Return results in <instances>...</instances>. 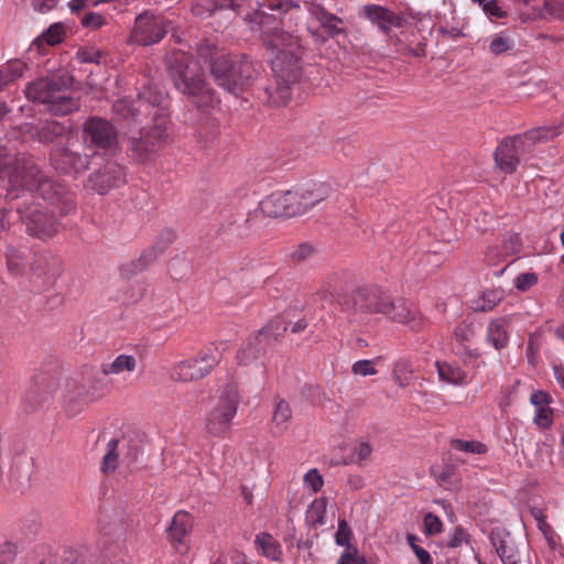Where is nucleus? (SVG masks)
I'll use <instances>...</instances> for the list:
<instances>
[{"instance_id": "f257e3e1", "label": "nucleus", "mask_w": 564, "mask_h": 564, "mask_svg": "<svg viewBox=\"0 0 564 564\" xmlns=\"http://www.w3.org/2000/svg\"><path fill=\"white\" fill-rule=\"evenodd\" d=\"M299 8L293 0H263L258 9L245 17L250 30L259 33L265 47L275 54L272 72L276 87L274 90L265 89L268 102L274 106L288 104L292 96L291 87L302 75L299 41L282 29L280 18L281 14Z\"/></svg>"}, {"instance_id": "f03ea898", "label": "nucleus", "mask_w": 564, "mask_h": 564, "mask_svg": "<svg viewBox=\"0 0 564 564\" xmlns=\"http://www.w3.org/2000/svg\"><path fill=\"white\" fill-rule=\"evenodd\" d=\"M11 194L24 188L39 194L44 200L56 205L63 215L75 209V195L66 186L54 182L42 173L32 160H18L9 177Z\"/></svg>"}, {"instance_id": "7ed1b4c3", "label": "nucleus", "mask_w": 564, "mask_h": 564, "mask_svg": "<svg viewBox=\"0 0 564 564\" xmlns=\"http://www.w3.org/2000/svg\"><path fill=\"white\" fill-rule=\"evenodd\" d=\"M166 67L174 87L196 107L202 108L213 102V94L205 83L202 67L192 55L173 51L166 56Z\"/></svg>"}, {"instance_id": "20e7f679", "label": "nucleus", "mask_w": 564, "mask_h": 564, "mask_svg": "<svg viewBox=\"0 0 564 564\" xmlns=\"http://www.w3.org/2000/svg\"><path fill=\"white\" fill-rule=\"evenodd\" d=\"M64 84L55 77L37 78L28 84L25 96L29 100L46 106L55 116H66L79 109V101L67 95Z\"/></svg>"}, {"instance_id": "39448f33", "label": "nucleus", "mask_w": 564, "mask_h": 564, "mask_svg": "<svg viewBox=\"0 0 564 564\" xmlns=\"http://www.w3.org/2000/svg\"><path fill=\"white\" fill-rule=\"evenodd\" d=\"M212 75L217 85L238 95L252 83L257 69L252 61L245 56L235 58L221 56L213 62Z\"/></svg>"}, {"instance_id": "423d86ee", "label": "nucleus", "mask_w": 564, "mask_h": 564, "mask_svg": "<svg viewBox=\"0 0 564 564\" xmlns=\"http://www.w3.org/2000/svg\"><path fill=\"white\" fill-rule=\"evenodd\" d=\"M223 351L216 345L203 348L194 358L175 364L170 376L175 381L191 382L205 378L220 362Z\"/></svg>"}, {"instance_id": "0eeeda50", "label": "nucleus", "mask_w": 564, "mask_h": 564, "mask_svg": "<svg viewBox=\"0 0 564 564\" xmlns=\"http://www.w3.org/2000/svg\"><path fill=\"white\" fill-rule=\"evenodd\" d=\"M165 95L161 90L148 88L139 94L137 100H129L127 98L117 100L112 106L113 113L118 119H129L142 123L143 120L139 117L158 116L163 112V104Z\"/></svg>"}, {"instance_id": "6e6552de", "label": "nucleus", "mask_w": 564, "mask_h": 564, "mask_svg": "<svg viewBox=\"0 0 564 564\" xmlns=\"http://www.w3.org/2000/svg\"><path fill=\"white\" fill-rule=\"evenodd\" d=\"M239 403L240 394L237 384L228 383L219 392L216 405L207 415L206 429L208 433L214 436L226 434L237 414Z\"/></svg>"}, {"instance_id": "1a4fd4ad", "label": "nucleus", "mask_w": 564, "mask_h": 564, "mask_svg": "<svg viewBox=\"0 0 564 564\" xmlns=\"http://www.w3.org/2000/svg\"><path fill=\"white\" fill-rule=\"evenodd\" d=\"M550 130L539 128L529 132L505 139L495 151V161L507 174H511L517 170L520 162V154L524 153L531 144L547 138Z\"/></svg>"}, {"instance_id": "9d476101", "label": "nucleus", "mask_w": 564, "mask_h": 564, "mask_svg": "<svg viewBox=\"0 0 564 564\" xmlns=\"http://www.w3.org/2000/svg\"><path fill=\"white\" fill-rule=\"evenodd\" d=\"M18 213L30 236L46 239L58 231L59 225L54 216L37 205L19 206Z\"/></svg>"}, {"instance_id": "9b49d317", "label": "nucleus", "mask_w": 564, "mask_h": 564, "mask_svg": "<svg viewBox=\"0 0 564 564\" xmlns=\"http://www.w3.org/2000/svg\"><path fill=\"white\" fill-rule=\"evenodd\" d=\"M83 138L87 148L95 150H111L118 142L115 127L99 117H90L84 122Z\"/></svg>"}, {"instance_id": "f8f14e48", "label": "nucleus", "mask_w": 564, "mask_h": 564, "mask_svg": "<svg viewBox=\"0 0 564 564\" xmlns=\"http://www.w3.org/2000/svg\"><path fill=\"white\" fill-rule=\"evenodd\" d=\"M151 121H153V128L147 122L142 127L141 135L130 139L129 150L140 161H145L156 150L159 140L164 137L165 119L163 112H159L156 119L155 116H152Z\"/></svg>"}, {"instance_id": "ddd939ff", "label": "nucleus", "mask_w": 564, "mask_h": 564, "mask_svg": "<svg viewBox=\"0 0 564 564\" xmlns=\"http://www.w3.org/2000/svg\"><path fill=\"white\" fill-rule=\"evenodd\" d=\"M345 304L355 312L384 314L391 307V297L378 289L359 288L352 292L350 300Z\"/></svg>"}, {"instance_id": "4468645a", "label": "nucleus", "mask_w": 564, "mask_h": 564, "mask_svg": "<svg viewBox=\"0 0 564 564\" xmlns=\"http://www.w3.org/2000/svg\"><path fill=\"white\" fill-rule=\"evenodd\" d=\"M330 187L321 182L310 181L290 191L295 216L308 212L329 196Z\"/></svg>"}, {"instance_id": "2eb2a0df", "label": "nucleus", "mask_w": 564, "mask_h": 564, "mask_svg": "<svg viewBox=\"0 0 564 564\" xmlns=\"http://www.w3.org/2000/svg\"><path fill=\"white\" fill-rule=\"evenodd\" d=\"M165 34L163 18L144 11L135 18L131 39L141 45H152L159 43Z\"/></svg>"}, {"instance_id": "dca6fc26", "label": "nucleus", "mask_w": 564, "mask_h": 564, "mask_svg": "<svg viewBox=\"0 0 564 564\" xmlns=\"http://www.w3.org/2000/svg\"><path fill=\"white\" fill-rule=\"evenodd\" d=\"M74 141L65 147H56L51 153L53 164L56 169L64 173H82L85 172L90 164V156L88 154H80L72 149Z\"/></svg>"}, {"instance_id": "f3484780", "label": "nucleus", "mask_w": 564, "mask_h": 564, "mask_svg": "<svg viewBox=\"0 0 564 564\" xmlns=\"http://www.w3.org/2000/svg\"><path fill=\"white\" fill-rule=\"evenodd\" d=\"M89 186L99 194H106L126 183L123 167L116 162H107L100 170L93 173L88 180Z\"/></svg>"}, {"instance_id": "a211bd4d", "label": "nucleus", "mask_w": 564, "mask_h": 564, "mask_svg": "<svg viewBox=\"0 0 564 564\" xmlns=\"http://www.w3.org/2000/svg\"><path fill=\"white\" fill-rule=\"evenodd\" d=\"M194 527V518L186 511H177L167 529V538L176 552L184 554L189 549L188 536Z\"/></svg>"}, {"instance_id": "6ab92c4d", "label": "nucleus", "mask_w": 564, "mask_h": 564, "mask_svg": "<svg viewBox=\"0 0 564 564\" xmlns=\"http://www.w3.org/2000/svg\"><path fill=\"white\" fill-rule=\"evenodd\" d=\"M383 315L389 316L393 322L408 326L413 332H419L424 327L422 314L411 302L403 299L397 302L391 300V307Z\"/></svg>"}, {"instance_id": "aec40b11", "label": "nucleus", "mask_w": 564, "mask_h": 564, "mask_svg": "<svg viewBox=\"0 0 564 564\" xmlns=\"http://www.w3.org/2000/svg\"><path fill=\"white\" fill-rule=\"evenodd\" d=\"M285 330L286 327L282 326L280 332H273V323H271L268 327L262 328L259 334L242 345L237 354L238 362L240 365H248L252 360L259 358L265 349V344L263 340L268 339L270 336L274 337V339H278V337L281 336Z\"/></svg>"}, {"instance_id": "412c9836", "label": "nucleus", "mask_w": 564, "mask_h": 564, "mask_svg": "<svg viewBox=\"0 0 564 564\" xmlns=\"http://www.w3.org/2000/svg\"><path fill=\"white\" fill-rule=\"evenodd\" d=\"M175 238L176 235L172 229L162 230L154 243L145 249L138 260L131 263V271L141 272L145 270L174 242Z\"/></svg>"}, {"instance_id": "4be33fe9", "label": "nucleus", "mask_w": 564, "mask_h": 564, "mask_svg": "<svg viewBox=\"0 0 564 564\" xmlns=\"http://www.w3.org/2000/svg\"><path fill=\"white\" fill-rule=\"evenodd\" d=\"M293 197L288 192H275L263 198L259 207L269 217H295Z\"/></svg>"}, {"instance_id": "5701e85b", "label": "nucleus", "mask_w": 564, "mask_h": 564, "mask_svg": "<svg viewBox=\"0 0 564 564\" xmlns=\"http://www.w3.org/2000/svg\"><path fill=\"white\" fill-rule=\"evenodd\" d=\"M362 14L384 34H388L393 26H399L401 22L397 13L379 4L364 6Z\"/></svg>"}, {"instance_id": "b1692460", "label": "nucleus", "mask_w": 564, "mask_h": 564, "mask_svg": "<svg viewBox=\"0 0 564 564\" xmlns=\"http://www.w3.org/2000/svg\"><path fill=\"white\" fill-rule=\"evenodd\" d=\"M37 137L41 142L53 144L52 152L56 147L69 145L74 140L68 129L55 120L44 122L37 130Z\"/></svg>"}, {"instance_id": "393cba45", "label": "nucleus", "mask_w": 564, "mask_h": 564, "mask_svg": "<svg viewBox=\"0 0 564 564\" xmlns=\"http://www.w3.org/2000/svg\"><path fill=\"white\" fill-rule=\"evenodd\" d=\"M4 259L7 271L12 278H21L29 272L31 258L25 248L7 246Z\"/></svg>"}, {"instance_id": "a878e982", "label": "nucleus", "mask_w": 564, "mask_h": 564, "mask_svg": "<svg viewBox=\"0 0 564 564\" xmlns=\"http://www.w3.org/2000/svg\"><path fill=\"white\" fill-rule=\"evenodd\" d=\"M311 13L326 31L328 37H334L345 32L344 29L339 26V24L344 23L343 19L329 12L323 4H312Z\"/></svg>"}, {"instance_id": "bb28decb", "label": "nucleus", "mask_w": 564, "mask_h": 564, "mask_svg": "<svg viewBox=\"0 0 564 564\" xmlns=\"http://www.w3.org/2000/svg\"><path fill=\"white\" fill-rule=\"evenodd\" d=\"M292 416L290 403L284 399L276 398L272 415V434L282 435L285 433L291 424Z\"/></svg>"}, {"instance_id": "cd10ccee", "label": "nucleus", "mask_w": 564, "mask_h": 564, "mask_svg": "<svg viewBox=\"0 0 564 564\" xmlns=\"http://www.w3.org/2000/svg\"><path fill=\"white\" fill-rule=\"evenodd\" d=\"M435 366L437 369L438 378L442 381L453 386H464L469 383L467 372L459 366L440 361H436Z\"/></svg>"}, {"instance_id": "c85d7f7f", "label": "nucleus", "mask_w": 564, "mask_h": 564, "mask_svg": "<svg viewBox=\"0 0 564 564\" xmlns=\"http://www.w3.org/2000/svg\"><path fill=\"white\" fill-rule=\"evenodd\" d=\"M254 545L261 555L271 560L279 561L282 556V546L279 541L269 533H259L254 538Z\"/></svg>"}, {"instance_id": "c756f323", "label": "nucleus", "mask_w": 564, "mask_h": 564, "mask_svg": "<svg viewBox=\"0 0 564 564\" xmlns=\"http://www.w3.org/2000/svg\"><path fill=\"white\" fill-rule=\"evenodd\" d=\"M117 441L119 443L121 463L126 464L128 467H131L134 464H137L143 453L142 447L140 445V441L126 436Z\"/></svg>"}, {"instance_id": "7c9ffc66", "label": "nucleus", "mask_w": 564, "mask_h": 564, "mask_svg": "<svg viewBox=\"0 0 564 564\" xmlns=\"http://www.w3.org/2000/svg\"><path fill=\"white\" fill-rule=\"evenodd\" d=\"M137 368V359L134 356L121 354L111 362L101 365V372L105 376L120 375L122 372H133Z\"/></svg>"}, {"instance_id": "2f4dec72", "label": "nucleus", "mask_w": 564, "mask_h": 564, "mask_svg": "<svg viewBox=\"0 0 564 564\" xmlns=\"http://www.w3.org/2000/svg\"><path fill=\"white\" fill-rule=\"evenodd\" d=\"M487 340L497 350H500L507 346L509 335L507 330V322L505 318L494 319L488 324Z\"/></svg>"}, {"instance_id": "473e14b6", "label": "nucleus", "mask_w": 564, "mask_h": 564, "mask_svg": "<svg viewBox=\"0 0 564 564\" xmlns=\"http://www.w3.org/2000/svg\"><path fill=\"white\" fill-rule=\"evenodd\" d=\"M28 65L23 61L13 59L0 68V84L8 85L23 76Z\"/></svg>"}, {"instance_id": "72a5a7b5", "label": "nucleus", "mask_w": 564, "mask_h": 564, "mask_svg": "<svg viewBox=\"0 0 564 564\" xmlns=\"http://www.w3.org/2000/svg\"><path fill=\"white\" fill-rule=\"evenodd\" d=\"M40 564H85V558L78 551L66 549L43 558Z\"/></svg>"}, {"instance_id": "f704fd0d", "label": "nucleus", "mask_w": 564, "mask_h": 564, "mask_svg": "<svg viewBox=\"0 0 564 564\" xmlns=\"http://www.w3.org/2000/svg\"><path fill=\"white\" fill-rule=\"evenodd\" d=\"M120 453L119 443L116 440H111L107 445V453L105 454L101 463V471L104 474H110L115 471L118 466Z\"/></svg>"}, {"instance_id": "c9c22d12", "label": "nucleus", "mask_w": 564, "mask_h": 564, "mask_svg": "<svg viewBox=\"0 0 564 564\" xmlns=\"http://www.w3.org/2000/svg\"><path fill=\"white\" fill-rule=\"evenodd\" d=\"M451 447L458 452L470 453V454H486L488 447L479 441H464L459 438H453L449 442Z\"/></svg>"}, {"instance_id": "e433bc0d", "label": "nucleus", "mask_w": 564, "mask_h": 564, "mask_svg": "<svg viewBox=\"0 0 564 564\" xmlns=\"http://www.w3.org/2000/svg\"><path fill=\"white\" fill-rule=\"evenodd\" d=\"M514 46L513 41L503 34H496L491 37L489 43V52L494 55H500L512 50Z\"/></svg>"}, {"instance_id": "4c0bfd02", "label": "nucleus", "mask_w": 564, "mask_h": 564, "mask_svg": "<svg viewBox=\"0 0 564 564\" xmlns=\"http://www.w3.org/2000/svg\"><path fill=\"white\" fill-rule=\"evenodd\" d=\"M503 299V291L499 289L486 290L481 296V304L478 305L480 311H491Z\"/></svg>"}, {"instance_id": "58836bf2", "label": "nucleus", "mask_w": 564, "mask_h": 564, "mask_svg": "<svg viewBox=\"0 0 564 564\" xmlns=\"http://www.w3.org/2000/svg\"><path fill=\"white\" fill-rule=\"evenodd\" d=\"M54 261V259L50 256L40 254L33 258V261H30L29 271L32 272L33 275L37 278H42L48 274L50 264Z\"/></svg>"}, {"instance_id": "ea45409f", "label": "nucleus", "mask_w": 564, "mask_h": 564, "mask_svg": "<svg viewBox=\"0 0 564 564\" xmlns=\"http://www.w3.org/2000/svg\"><path fill=\"white\" fill-rule=\"evenodd\" d=\"M554 411L549 405L535 408L533 422L542 430H549L553 425Z\"/></svg>"}, {"instance_id": "a19ab883", "label": "nucleus", "mask_w": 564, "mask_h": 564, "mask_svg": "<svg viewBox=\"0 0 564 564\" xmlns=\"http://www.w3.org/2000/svg\"><path fill=\"white\" fill-rule=\"evenodd\" d=\"M539 282V275L535 272H522L514 278V288L519 292H528Z\"/></svg>"}, {"instance_id": "79ce46f5", "label": "nucleus", "mask_w": 564, "mask_h": 564, "mask_svg": "<svg viewBox=\"0 0 564 564\" xmlns=\"http://www.w3.org/2000/svg\"><path fill=\"white\" fill-rule=\"evenodd\" d=\"M327 502L324 498L315 499L308 509V517L313 523L323 525L325 524Z\"/></svg>"}, {"instance_id": "37998d69", "label": "nucleus", "mask_w": 564, "mask_h": 564, "mask_svg": "<svg viewBox=\"0 0 564 564\" xmlns=\"http://www.w3.org/2000/svg\"><path fill=\"white\" fill-rule=\"evenodd\" d=\"M197 54L200 58H203L206 63H209L210 65L218 57L226 56L225 54L220 53V51L215 44L208 41L202 42L198 45Z\"/></svg>"}, {"instance_id": "c03bdc74", "label": "nucleus", "mask_w": 564, "mask_h": 564, "mask_svg": "<svg viewBox=\"0 0 564 564\" xmlns=\"http://www.w3.org/2000/svg\"><path fill=\"white\" fill-rule=\"evenodd\" d=\"M237 4L235 0H197L196 8H202L203 10L213 13L218 9H231L236 10Z\"/></svg>"}, {"instance_id": "a18cd8bd", "label": "nucleus", "mask_w": 564, "mask_h": 564, "mask_svg": "<svg viewBox=\"0 0 564 564\" xmlns=\"http://www.w3.org/2000/svg\"><path fill=\"white\" fill-rule=\"evenodd\" d=\"M52 397V392L43 388H35L30 390L25 395V401L30 404L31 409L34 410L42 405Z\"/></svg>"}, {"instance_id": "49530a36", "label": "nucleus", "mask_w": 564, "mask_h": 564, "mask_svg": "<svg viewBox=\"0 0 564 564\" xmlns=\"http://www.w3.org/2000/svg\"><path fill=\"white\" fill-rule=\"evenodd\" d=\"M424 533L429 536L436 535L443 531V522L438 516L429 512L423 519Z\"/></svg>"}, {"instance_id": "de8ad7c7", "label": "nucleus", "mask_w": 564, "mask_h": 564, "mask_svg": "<svg viewBox=\"0 0 564 564\" xmlns=\"http://www.w3.org/2000/svg\"><path fill=\"white\" fill-rule=\"evenodd\" d=\"M455 339L460 344L465 345L475 336V328L471 323L463 322L455 327L454 330Z\"/></svg>"}, {"instance_id": "09e8293b", "label": "nucleus", "mask_w": 564, "mask_h": 564, "mask_svg": "<svg viewBox=\"0 0 564 564\" xmlns=\"http://www.w3.org/2000/svg\"><path fill=\"white\" fill-rule=\"evenodd\" d=\"M42 39L50 45L61 43L64 39L63 25L59 23L52 24L45 32H43Z\"/></svg>"}, {"instance_id": "8fccbe9b", "label": "nucleus", "mask_w": 564, "mask_h": 564, "mask_svg": "<svg viewBox=\"0 0 564 564\" xmlns=\"http://www.w3.org/2000/svg\"><path fill=\"white\" fill-rule=\"evenodd\" d=\"M412 370L408 362H399L393 369V378L399 387H406L410 382Z\"/></svg>"}, {"instance_id": "3c124183", "label": "nucleus", "mask_w": 564, "mask_h": 564, "mask_svg": "<svg viewBox=\"0 0 564 564\" xmlns=\"http://www.w3.org/2000/svg\"><path fill=\"white\" fill-rule=\"evenodd\" d=\"M336 543L340 546H350L351 530L345 520H340L338 523V530L336 532Z\"/></svg>"}, {"instance_id": "603ef678", "label": "nucleus", "mask_w": 564, "mask_h": 564, "mask_svg": "<svg viewBox=\"0 0 564 564\" xmlns=\"http://www.w3.org/2000/svg\"><path fill=\"white\" fill-rule=\"evenodd\" d=\"M351 370L355 375H359V376H364V377L372 376V375L377 373V370L373 366V361L368 360V359H362V360L356 361L352 365Z\"/></svg>"}, {"instance_id": "864d4df0", "label": "nucleus", "mask_w": 564, "mask_h": 564, "mask_svg": "<svg viewBox=\"0 0 564 564\" xmlns=\"http://www.w3.org/2000/svg\"><path fill=\"white\" fill-rule=\"evenodd\" d=\"M77 55L82 63L100 64L104 59V54L99 50H96V48L79 50Z\"/></svg>"}, {"instance_id": "5fc2aeb1", "label": "nucleus", "mask_w": 564, "mask_h": 564, "mask_svg": "<svg viewBox=\"0 0 564 564\" xmlns=\"http://www.w3.org/2000/svg\"><path fill=\"white\" fill-rule=\"evenodd\" d=\"M17 556V545L12 542H4L0 545V564H12Z\"/></svg>"}, {"instance_id": "6e6d98bb", "label": "nucleus", "mask_w": 564, "mask_h": 564, "mask_svg": "<svg viewBox=\"0 0 564 564\" xmlns=\"http://www.w3.org/2000/svg\"><path fill=\"white\" fill-rule=\"evenodd\" d=\"M304 484L310 487L314 492H317L323 487V478L317 469L308 470L304 476Z\"/></svg>"}, {"instance_id": "4d7b16f0", "label": "nucleus", "mask_w": 564, "mask_h": 564, "mask_svg": "<svg viewBox=\"0 0 564 564\" xmlns=\"http://www.w3.org/2000/svg\"><path fill=\"white\" fill-rule=\"evenodd\" d=\"M314 253V248L308 243H302L294 248L290 257L295 262H302Z\"/></svg>"}, {"instance_id": "13d9d810", "label": "nucleus", "mask_w": 564, "mask_h": 564, "mask_svg": "<svg viewBox=\"0 0 564 564\" xmlns=\"http://www.w3.org/2000/svg\"><path fill=\"white\" fill-rule=\"evenodd\" d=\"M106 23L105 18L96 12H88L82 19V24L89 29H100Z\"/></svg>"}, {"instance_id": "bf43d9fd", "label": "nucleus", "mask_w": 564, "mask_h": 564, "mask_svg": "<svg viewBox=\"0 0 564 564\" xmlns=\"http://www.w3.org/2000/svg\"><path fill=\"white\" fill-rule=\"evenodd\" d=\"M467 536L468 535L463 528H455L447 542V546L452 549L459 547L463 543L467 542Z\"/></svg>"}, {"instance_id": "052dcab7", "label": "nucleus", "mask_w": 564, "mask_h": 564, "mask_svg": "<svg viewBox=\"0 0 564 564\" xmlns=\"http://www.w3.org/2000/svg\"><path fill=\"white\" fill-rule=\"evenodd\" d=\"M530 402L535 408L546 406L552 402V397L543 390H536L531 394Z\"/></svg>"}, {"instance_id": "680f3d73", "label": "nucleus", "mask_w": 564, "mask_h": 564, "mask_svg": "<svg viewBox=\"0 0 564 564\" xmlns=\"http://www.w3.org/2000/svg\"><path fill=\"white\" fill-rule=\"evenodd\" d=\"M482 10L491 19H502L506 15V12L498 6L496 0L487 1Z\"/></svg>"}, {"instance_id": "e2e57ef3", "label": "nucleus", "mask_w": 564, "mask_h": 564, "mask_svg": "<svg viewBox=\"0 0 564 564\" xmlns=\"http://www.w3.org/2000/svg\"><path fill=\"white\" fill-rule=\"evenodd\" d=\"M372 453V447L369 443L364 442L358 445L356 448V454L359 460H366L370 457Z\"/></svg>"}, {"instance_id": "0e129e2a", "label": "nucleus", "mask_w": 564, "mask_h": 564, "mask_svg": "<svg viewBox=\"0 0 564 564\" xmlns=\"http://www.w3.org/2000/svg\"><path fill=\"white\" fill-rule=\"evenodd\" d=\"M413 553L415 554L420 564H433V558L431 554L422 546L414 547Z\"/></svg>"}, {"instance_id": "69168bd1", "label": "nucleus", "mask_w": 564, "mask_h": 564, "mask_svg": "<svg viewBox=\"0 0 564 564\" xmlns=\"http://www.w3.org/2000/svg\"><path fill=\"white\" fill-rule=\"evenodd\" d=\"M514 240H517V238H511L509 240H506L503 241V251H502V256L497 260V261H502L505 260L508 256H511L517 250H516V247H514Z\"/></svg>"}, {"instance_id": "338daca9", "label": "nucleus", "mask_w": 564, "mask_h": 564, "mask_svg": "<svg viewBox=\"0 0 564 564\" xmlns=\"http://www.w3.org/2000/svg\"><path fill=\"white\" fill-rule=\"evenodd\" d=\"M545 8L553 14H560L564 9V0H545Z\"/></svg>"}, {"instance_id": "774afa93", "label": "nucleus", "mask_w": 564, "mask_h": 564, "mask_svg": "<svg viewBox=\"0 0 564 564\" xmlns=\"http://www.w3.org/2000/svg\"><path fill=\"white\" fill-rule=\"evenodd\" d=\"M553 371H554V378H555L556 382L564 390V367L563 366H554Z\"/></svg>"}]
</instances>
